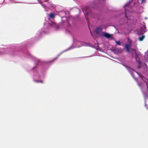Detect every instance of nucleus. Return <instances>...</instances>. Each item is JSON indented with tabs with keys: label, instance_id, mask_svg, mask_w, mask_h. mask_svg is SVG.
Listing matches in <instances>:
<instances>
[{
	"label": "nucleus",
	"instance_id": "obj_2",
	"mask_svg": "<svg viewBox=\"0 0 148 148\" xmlns=\"http://www.w3.org/2000/svg\"><path fill=\"white\" fill-rule=\"evenodd\" d=\"M102 34H103V36L104 37L107 38L112 39L113 38V37L111 34H109L108 33H104L103 32H102Z\"/></svg>",
	"mask_w": 148,
	"mask_h": 148
},
{
	"label": "nucleus",
	"instance_id": "obj_7",
	"mask_svg": "<svg viewBox=\"0 0 148 148\" xmlns=\"http://www.w3.org/2000/svg\"><path fill=\"white\" fill-rule=\"evenodd\" d=\"M49 16L50 18L54 19L55 17L54 13H50L49 14Z\"/></svg>",
	"mask_w": 148,
	"mask_h": 148
},
{
	"label": "nucleus",
	"instance_id": "obj_11",
	"mask_svg": "<svg viewBox=\"0 0 148 148\" xmlns=\"http://www.w3.org/2000/svg\"><path fill=\"white\" fill-rule=\"evenodd\" d=\"M115 42L117 45H121V43L120 41H116V40H115Z\"/></svg>",
	"mask_w": 148,
	"mask_h": 148
},
{
	"label": "nucleus",
	"instance_id": "obj_16",
	"mask_svg": "<svg viewBox=\"0 0 148 148\" xmlns=\"http://www.w3.org/2000/svg\"><path fill=\"white\" fill-rule=\"evenodd\" d=\"M52 25H56V23L54 22H52Z\"/></svg>",
	"mask_w": 148,
	"mask_h": 148
},
{
	"label": "nucleus",
	"instance_id": "obj_6",
	"mask_svg": "<svg viewBox=\"0 0 148 148\" xmlns=\"http://www.w3.org/2000/svg\"><path fill=\"white\" fill-rule=\"evenodd\" d=\"M139 75L142 78V79L145 82H146L147 81V79L145 78L141 74H139Z\"/></svg>",
	"mask_w": 148,
	"mask_h": 148
},
{
	"label": "nucleus",
	"instance_id": "obj_15",
	"mask_svg": "<svg viewBox=\"0 0 148 148\" xmlns=\"http://www.w3.org/2000/svg\"><path fill=\"white\" fill-rule=\"evenodd\" d=\"M138 86L140 87H141V84H140V83H138Z\"/></svg>",
	"mask_w": 148,
	"mask_h": 148
},
{
	"label": "nucleus",
	"instance_id": "obj_1",
	"mask_svg": "<svg viewBox=\"0 0 148 148\" xmlns=\"http://www.w3.org/2000/svg\"><path fill=\"white\" fill-rule=\"evenodd\" d=\"M132 50L134 52V53L136 55L135 57L136 61L139 64H141V62L140 60V58L139 57L138 55L136 53V50L135 49H132Z\"/></svg>",
	"mask_w": 148,
	"mask_h": 148
},
{
	"label": "nucleus",
	"instance_id": "obj_13",
	"mask_svg": "<svg viewBox=\"0 0 148 148\" xmlns=\"http://www.w3.org/2000/svg\"><path fill=\"white\" fill-rule=\"evenodd\" d=\"M145 106L148 109V104H147L145 102Z\"/></svg>",
	"mask_w": 148,
	"mask_h": 148
},
{
	"label": "nucleus",
	"instance_id": "obj_20",
	"mask_svg": "<svg viewBox=\"0 0 148 148\" xmlns=\"http://www.w3.org/2000/svg\"><path fill=\"white\" fill-rule=\"evenodd\" d=\"M40 82L42 83H43V82L42 81H40Z\"/></svg>",
	"mask_w": 148,
	"mask_h": 148
},
{
	"label": "nucleus",
	"instance_id": "obj_4",
	"mask_svg": "<svg viewBox=\"0 0 148 148\" xmlns=\"http://www.w3.org/2000/svg\"><path fill=\"white\" fill-rule=\"evenodd\" d=\"M102 29L100 27H98L95 30V32L96 34L100 35V33L102 31Z\"/></svg>",
	"mask_w": 148,
	"mask_h": 148
},
{
	"label": "nucleus",
	"instance_id": "obj_8",
	"mask_svg": "<svg viewBox=\"0 0 148 148\" xmlns=\"http://www.w3.org/2000/svg\"><path fill=\"white\" fill-rule=\"evenodd\" d=\"M145 38V35H142V36H140L138 39V40L139 41H142L143 40V39Z\"/></svg>",
	"mask_w": 148,
	"mask_h": 148
},
{
	"label": "nucleus",
	"instance_id": "obj_19",
	"mask_svg": "<svg viewBox=\"0 0 148 148\" xmlns=\"http://www.w3.org/2000/svg\"><path fill=\"white\" fill-rule=\"evenodd\" d=\"M125 17L126 18H127V15L126 14V13H125Z\"/></svg>",
	"mask_w": 148,
	"mask_h": 148
},
{
	"label": "nucleus",
	"instance_id": "obj_5",
	"mask_svg": "<svg viewBox=\"0 0 148 148\" xmlns=\"http://www.w3.org/2000/svg\"><path fill=\"white\" fill-rule=\"evenodd\" d=\"M131 45L130 44L129 45H126L125 46V48L126 49V50L127 52H130V49L131 47Z\"/></svg>",
	"mask_w": 148,
	"mask_h": 148
},
{
	"label": "nucleus",
	"instance_id": "obj_10",
	"mask_svg": "<svg viewBox=\"0 0 148 148\" xmlns=\"http://www.w3.org/2000/svg\"><path fill=\"white\" fill-rule=\"evenodd\" d=\"M130 5V3H127L125 4V5L124 6V8L125 9V11H126V8L127 7L129 6V5Z\"/></svg>",
	"mask_w": 148,
	"mask_h": 148
},
{
	"label": "nucleus",
	"instance_id": "obj_3",
	"mask_svg": "<svg viewBox=\"0 0 148 148\" xmlns=\"http://www.w3.org/2000/svg\"><path fill=\"white\" fill-rule=\"evenodd\" d=\"M146 32V27L145 25H143L141 28V34H143Z\"/></svg>",
	"mask_w": 148,
	"mask_h": 148
},
{
	"label": "nucleus",
	"instance_id": "obj_17",
	"mask_svg": "<svg viewBox=\"0 0 148 148\" xmlns=\"http://www.w3.org/2000/svg\"><path fill=\"white\" fill-rule=\"evenodd\" d=\"M141 3H145V0H141Z\"/></svg>",
	"mask_w": 148,
	"mask_h": 148
},
{
	"label": "nucleus",
	"instance_id": "obj_23",
	"mask_svg": "<svg viewBox=\"0 0 148 148\" xmlns=\"http://www.w3.org/2000/svg\"><path fill=\"white\" fill-rule=\"evenodd\" d=\"M89 8V7H87L86 8H87H87Z\"/></svg>",
	"mask_w": 148,
	"mask_h": 148
},
{
	"label": "nucleus",
	"instance_id": "obj_21",
	"mask_svg": "<svg viewBox=\"0 0 148 148\" xmlns=\"http://www.w3.org/2000/svg\"><path fill=\"white\" fill-rule=\"evenodd\" d=\"M45 2H47L48 1V0H44Z\"/></svg>",
	"mask_w": 148,
	"mask_h": 148
},
{
	"label": "nucleus",
	"instance_id": "obj_18",
	"mask_svg": "<svg viewBox=\"0 0 148 148\" xmlns=\"http://www.w3.org/2000/svg\"><path fill=\"white\" fill-rule=\"evenodd\" d=\"M35 82H40V81H38H38L35 80Z\"/></svg>",
	"mask_w": 148,
	"mask_h": 148
},
{
	"label": "nucleus",
	"instance_id": "obj_22",
	"mask_svg": "<svg viewBox=\"0 0 148 148\" xmlns=\"http://www.w3.org/2000/svg\"><path fill=\"white\" fill-rule=\"evenodd\" d=\"M2 53L1 52H0V54H2Z\"/></svg>",
	"mask_w": 148,
	"mask_h": 148
},
{
	"label": "nucleus",
	"instance_id": "obj_12",
	"mask_svg": "<svg viewBox=\"0 0 148 148\" xmlns=\"http://www.w3.org/2000/svg\"><path fill=\"white\" fill-rule=\"evenodd\" d=\"M128 41L130 43V44L131 45V42H132L131 40L130 39H128Z\"/></svg>",
	"mask_w": 148,
	"mask_h": 148
},
{
	"label": "nucleus",
	"instance_id": "obj_24",
	"mask_svg": "<svg viewBox=\"0 0 148 148\" xmlns=\"http://www.w3.org/2000/svg\"><path fill=\"white\" fill-rule=\"evenodd\" d=\"M100 35V36H102V35Z\"/></svg>",
	"mask_w": 148,
	"mask_h": 148
},
{
	"label": "nucleus",
	"instance_id": "obj_14",
	"mask_svg": "<svg viewBox=\"0 0 148 148\" xmlns=\"http://www.w3.org/2000/svg\"><path fill=\"white\" fill-rule=\"evenodd\" d=\"M59 26L58 25H56V28L57 29H58L59 28Z\"/></svg>",
	"mask_w": 148,
	"mask_h": 148
},
{
	"label": "nucleus",
	"instance_id": "obj_9",
	"mask_svg": "<svg viewBox=\"0 0 148 148\" xmlns=\"http://www.w3.org/2000/svg\"><path fill=\"white\" fill-rule=\"evenodd\" d=\"M143 94L144 97V99L145 100L148 97V94L147 92L145 93L143 92Z\"/></svg>",
	"mask_w": 148,
	"mask_h": 148
}]
</instances>
